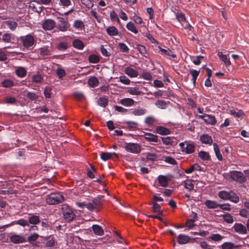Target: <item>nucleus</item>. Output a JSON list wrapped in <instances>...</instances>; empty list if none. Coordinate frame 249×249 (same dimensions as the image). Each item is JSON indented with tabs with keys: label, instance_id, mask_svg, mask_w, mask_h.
<instances>
[{
	"label": "nucleus",
	"instance_id": "nucleus-62",
	"mask_svg": "<svg viewBox=\"0 0 249 249\" xmlns=\"http://www.w3.org/2000/svg\"><path fill=\"white\" fill-rule=\"evenodd\" d=\"M82 3L87 8H91L94 4L90 0H81Z\"/></svg>",
	"mask_w": 249,
	"mask_h": 249
},
{
	"label": "nucleus",
	"instance_id": "nucleus-56",
	"mask_svg": "<svg viewBox=\"0 0 249 249\" xmlns=\"http://www.w3.org/2000/svg\"><path fill=\"white\" fill-rule=\"evenodd\" d=\"M110 17L112 21H116L118 23H120V20L117 14L114 11H111L110 13Z\"/></svg>",
	"mask_w": 249,
	"mask_h": 249
},
{
	"label": "nucleus",
	"instance_id": "nucleus-3",
	"mask_svg": "<svg viewBox=\"0 0 249 249\" xmlns=\"http://www.w3.org/2000/svg\"><path fill=\"white\" fill-rule=\"evenodd\" d=\"M229 175L231 181H234L240 184L244 183L247 181L246 177L241 171L237 170L231 171Z\"/></svg>",
	"mask_w": 249,
	"mask_h": 249
},
{
	"label": "nucleus",
	"instance_id": "nucleus-45",
	"mask_svg": "<svg viewBox=\"0 0 249 249\" xmlns=\"http://www.w3.org/2000/svg\"><path fill=\"white\" fill-rule=\"evenodd\" d=\"M88 60L90 63L95 64L100 61V58L98 55L92 54L89 56Z\"/></svg>",
	"mask_w": 249,
	"mask_h": 249
},
{
	"label": "nucleus",
	"instance_id": "nucleus-60",
	"mask_svg": "<svg viewBox=\"0 0 249 249\" xmlns=\"http://www.w3.org/2000/svg\"><path fill=\"white\" fill-rule=\"evenodd\" d=\"M120 51L123 53H127L129 52V48L124 43H119L118 44Z\"/></svg>",
	"mask_w": 249,
	"mask_h": 249
},
{
	"label": "nucleus",
	"instance_id": "nucleus-44",
	"mask_svg": "<svg viewBox=\"0 0 249 249\" xmlns=\"http://www.w3.org/2000/svg\"><path fill=\"white\" fill-rule=\"evenodd\" d=\"M126 27L129 31L132 32V33L135 34L138 33V31L136 29L134 23L131 21L129 22L126 24Z\"/></svg>",
	"mask_w": 249,
	"mask_h": 249
},
{
	"label": "nucleus",
	"instance_id": "nucleus-52",
	"mask_svg": "<svg viewBox=\"0 0 249 249\" xmlns=\"http://www.w3.org/2000/svg\"><path fill=\"white\" fill-rule=\"evenodd\" d=\"M108 100L105 97H100L98 101V105L103 107H106L108 104Z\"/></svg>",
	"mask_w": 249,
	"mask_h": 249
},
{
	"label": "nucleus",
	"instance_id": "nucleus-25",
	"mask_svg": "<svg viewBox=\"0 0 249 249\" xmlns=\"http://www.w3.org/2000/svg\"><path fill=\"white\" fill-rule=\"evenodd\" d=\"M39 217L36 215H31L29 217L28 223L32 225H37L40 223Z\"/></svg>",
	"mask_w": 249,
	"mask_h": 249
},
{
	"label": "nucleus",
	"instance_id": "nucleus-31",
	"mask_svg": "<svg viewBox=\"0 0 249 249\" xmlns=\"http://www.w3.org/2000/svg\"><path fill=\"white\" fill-rule=\"evenodd\" d=\"M218 196L220 198L224 200H230V196H231L230 195V192L223 190L219 192Z\"/></svg>",
	"mask_w": 249,
	"mask_h": 249
},
{
	"label": "nucleus",
	"instance_id": "nucleus-5",
	"mask_svg": "<svg viewBox=\"0 0 249 249\" xmlns=\"http://www.w3.org/2000/svg\"><path fill=\"white\" fill-rule=\"evenodd\" d=\"M179 146L182 152H185L187 154H192L194 152L195 150V146L194 143L193 142L185 141L180 142Z\"/></svg>",
	"mask_w": 249,
	"mask_h": 249
},
{
	"label": "nucleus",
	"instance_id": "nucleus-47",
	"mask_svg": "<svg viewBox=\"0 0 249 249\" xmlns=\"http://www.w3.org/2000/svg\"><path fill=\"white\" fill-rule=\"evenodd\" d=\"M45 239L47 241L46 245L48 247H53L55 246V240L53 237H51V236L46 237Z\"/></svg>",
	"mask_w": 249,
	"mask_h": 249
},
{
	"label": "nucleus",
	"instance_id": "nucleus-64",
	"mask_svg": "<svg viewBox=\"0 0 249 249\" xmlns=\"http://www.w3.org/2000/svg\"><path fill=\"white\" fill-rule=\"evenodd\" d=\"M33 82L36 83H40L42 80L43 78L40 74H36L33 76L32 77Z\"/></svg>",
	"mask_w": 249,
	"mask_h": 249
},
{
	"label": "nucleus",
	"instance_id": "nucleus-17",
	"mask_svg": "<svg viewBox=\"0 0 249 249\" xmlns=\"http://www.w3.org/2000/svg\"><path fill=\"white\" fill-rule=\"evenodd\" d=\"M124 72L126 74L131 78L137 77L138 75V72L130 67H126Z\"/></svg>",
	"mask_w": 249,
	"mask_h": 249
},
{
	"label": "nucleus",
	"instance_id": "nucleus-43",
	"mask_svg": "<svg viewBox=\"0 0 249 249\" xmlns=\"http://www.w3.org/2000/svg\"><path fill=\"white\" fill-rule=\"evenodd\" d=\"M39 235L36 233H33L31 234L28 237V241L32 245H35V241L37 240V239L38 238Z\"/></svg>",
	"mask_w": 249,
	"mask_h": 249
},
{
	"label": "nucleus",
	"instance_id": "nucleus-63",
	"mask_svg": "<svg viewBox=\"0 0 249 249\" xmlns=\"http://www.w3.org/2000/svg\"><path fill=\"white\" fill-rule=\"evenodd\" d=\"M156 120L154 117L152 116L147 117L144 120V122L148 125H151L154 124Z\"/></svg>",
	"mask_w": 249,
	"mask_h": 249
},
{
	"label": "nucleus",
	"instance_id": "nucleus-36",
	"mask_svg": "<svg viewBox=\"0 0 249 249\" xmlns=\"http://www.w3.org/2000/svg\"><path fill=\"white\" fill-rule=\"evenodd\" d=\"M127 92L133 95H139L142 93L137 87H130L128 88Z\"/></svg>",
	"mask_w": 249,
	"mask_h": 249
},
{
	"label": "nucleus",
	"instance_id": "nucleus-50",
	"mask_svg": "<svg viewBox=\"0 0 249 249\" xmlns=\"http://www.w3.org/2000/svg\"><path fill=\"white\" fill-rule=\"evenodd\" d=\"M136 49L142 56L146 57L145 54H147V51L144 46L138 44L136 46Z\"/></svg>",
	"mask_w": 249,
	"mask_h": 249
},
{
	"label": "nucleus",
	"instance_id": "nucleus-39",
	"mask_svg": "<svg viewBox=\"0 0 249 249\" xmlns=\"http://www.w3.org/2000/svg\"><path fill=\"white\" fill-rule=\"evenodd\" d=\"M200 72V71H196V70L191 69L189 71L190 74L192 76V81L194 85H195L196 82V80L199 75Z\"/></svg>",
	"mask_w": 249,
	"mask_h": 249
},
{
	"label": "nucleus",
	"instance_id": "nucleus-30",
	"mask_svg": "<svg viewBox=\"0 0 249 249\" xmlns=\"http://www.w3.org/2000/svg\"><path fill=\"white\" fill-rule=\"evenodd\" d=\"M107 34L110 36H115L118 35V29L114 26H109L107 30Z\"/></svg>",
	"mask_w": 249,
	"mask_h": 249
},
{
	"label": "nucleus",
	"instance_id": "nucleus-18",
	"mask_svg": "<svg viewBox=\"0 0 249 249\" xmlns=\"http://www.w3.org/2000/svg\"><path fill=\"white\" fill-rule=\"evenodd\" d=\"M39 51V55L42 57L43 59H45L48 56L51 55V51L48 49V47L40 48Z\"/></svg>",
	"mask_w": 249,
	"mask_h": 249
},
{
	"label": "nucleus",
	"instance_id": "nucleus-34",
	"mask_svg": "<svg viewBox=\"0 0 249 249\" xmlns=\"http://www.w3.org/2000/svg\"><path fill=\"white\" fill-rule=\"evenodd\" d=\"M90 169H87V176L90 178H93L95 177V174L96 173V170L92 164L89 163Z\"/></svg>",
	"mask_w": 249,
	"mask_h": 249
},
{
	"label": "nucleus",
	"instance_id": "nucleus-4",
	"mask_svg": "<svg viewBox=\"0 0 249 249\" xmlns=\"http://www.w3.org/2000/svg\"><path fill=\"white\" fill-rule=\"evenodd\" d=\"M64 199L63 196L59 193H53L47 196L46 202L50 205H55L61 202Z\"/></svg>",
	"mask_w": 249,
	"mask_h": 249
},
{
	"label": "nucleus",
	"instance_id": "nucleus-26",
	"mask_svg": "<svg viewBox=\"0 0 249 249\" xmlns=\"http://www.w3.org/2000/svg\"><path fill=\"white\" fill-rule=\"evenodd\" d=\"M205 204L209 209H215L219 207V204L214 201L207 200L205 202Z\"/></svg>",
	"mask_w": 249,
	"mask_h": 249
},
{
	"label": "nucleus",
	"instance_id": "nucleus-33",
	"mask_svg": "<svg viewBox=\"0 0 249 249\" xmlns=\"http://www.w3.org/2000/svg\"><path fill=\"white\" fill-rule=\"evenodd\" d=\"M213 146L216 158L219 161H222L223 160V157L220 153V151L218 144L216 143H213Z\"/></svg>",
	"mask_w": 249,
	"mask_h": 249
},
{
	"label": "nucleus",
	"instance_id": "nucleus-38",
	"mask_svg": "<svg viewBox=\"0 0 249 249\" xmlns=\"http://www.w3.org/2000/svg\"><path fill=\"white\" fill-rule=\"evenodd\" d=\"M152 209L153 212L158 213L159 214L162 215L163 212L161 210L160 206L156 202H152Z\"/></svg>",
	"mask_w": 249,
	"mask_h": 249
},
{
	"label": "nucleus",
	"instance_id": "nucleus-55",
	"mask_svg": "<svg viewBox=\"0 0 249 249\" xmlns=\"http://www.w3.org/2000/svg\"><path fill=\"white\" fill-rule=\"evenodd\" d=\"M146 109L142 108L135 109L132 113L135 116H141L145 114Z\"/></svg>",
	"mask_w": 249,
	"mask_h": 249
},
{
	"label": "nucleus",
	"instance_id": "nucleus-48",
	"mask_svg": "<svg viewBox=\"0 0 249 249\" xmlns=\"http://www.w3.org/2000/svg\"><path fill=\"white\" fill-rule=\"evenodd\" d=\"M16 73L20 78L24 77L27 73L26 70L23 68H19L16 71Z\"/></svg>",
	"mask_w": 249,
	"mask_h": 249
},
{
	"label": "nucleus",
	"instance_id": "nucleus-59",
	"mask_svg": "<svg viewBox=\"0 0 249 249\" xmlns=\"http://www.w3.org/2000/svg\"><path fill=\"white\" fill-rule=\"evenodd\" d=\"M223 237L220 234L216 233L212 234L209 238L214 241H219L222 239Z\"/></svg>",
	"mask_w": 249,
	"mask_h": 249
},
{
	"label": "nucleus",
	"instance_id": "nucleus-28",
	"mask_svg": "<svg viewBox=\"0 0 249 249\" xmlns=\"http://www.w3.org/2000/svg\"><path fill=\"white\" fill-rule=\"evenodd\" d=\"M88 84L89 87L94 88L98 85L99 80L97 77L91 76L89 79Z\"/></svg>",
	"mask_w": 249,
	"mask_h": 249
},
{
	"label": "nucleus",
	"instance_id": "nucleus-20",
	"mask_svg": "<svg viewBox=\"0 0 249 249\" xmlns=\"http://www.w3.org/2000/svg\"><path fill=\"white\" fill-rule=\"evenodd\" d=\"M145 140L149 142H158V138L157 135H155L150 133H145L144 135Z\"/></svg>",
	"mask_w": 249,
	"mask_h": 249
},
{
	"label": "nucleus",
	"instance_id": "nucleus-6",
	"mask_svg": "<svg viewBox=\"0 0 249 249\" xmlns=\"http://www.w3.org/2000/svg\"><path fill=\"white\" fill-rule=\"evenodd\" d=\"M124 149L127 152L133 154H139L141 151V146L137 143H126L124 147Z\"/></svg>",
	"mask_w": 249,
	"mask_h": 249
},
{
	"label": "nucleus",
	"instance_id": "nucleus-46",
	"mask_svg": "<svg viewBox=\"0 0 249 249\" xmlns=\"http://www.w3.org/2000/svg\"><path fill=\"white\" fill-rule=\"evenodd\" d=\"M201 168L200 166L197 164H194L192 165L190 168L186 169L185 170V172L186 174L191 173L194 170H200V168Z\"/></svg>",
	"mask_w": 249,
	"mask_h": 249
},
{
	"label": "nucleus",
	"instance_id": "nucleus-10",
	"mask_svg": "<svg viewBox=\"0 0 249 249\" xmlns=\"http://www.w3.org/2000/svg\"><path fill=\"white\" fill-rule=\"evenodd\" d=\"M232 229L236 232L240 234H246L248 232L246 227L241 223H235Z\"/></svg>",
	"mask_w": 249,
	"mask_h": 249
},
{
	"label": "nucleus",
	"instance_id": "nucleus-35",
	"mask_svg": "<svg viewBox=\"0 0 249 249\" xmlns=\"http://www.w3.org/2000/svg\"><path fill=\"white\" fill-rule=\"evenodd\" d=\"M73 26L75 29L81 30L85 28L84 22L80 19L75 20L73 22Z\"/></svg>",
	"mask_w": 249,
	"mask_h": 249
},
{
	"label": "nucleus",
	"instance_id": "nucleus-42",
	"mask_svg": "<svg viewBox=\"0 0 249 249\" xmlns=\"http://www.w3.org/2000/svg\"><path fill=\"white\" fill-rule=\"evenodd\" d=\"M100 158L102 160L107 161L112 158V154L108 152H102L100 154Z\"/></svg>",
	"mask_w": 249,
	"mask_h": 249
},
{
	"label": "nucleus",
	"instance_id": "nucleus-21",
	"mask_svg": "<svg viewBox=\"0 0 249 249\" xmlns=\"http://www.w3.org/2000/svg\"><path fill=\"white\" fill-rule=\"evenodd\" d=\"M230 200L233 203H237L239 201V197L236 191L231 190L230 191Z\"/></svg>",
	"mask_w": 249,
	"mask_h": 249
},
{
	"label": "nucleus",
	"instance_id": "nucleus-57",
	"mask_svg": "<svg viewBox=\"0 0 249 249\" xmlns=\"http://www.w3.org/2000/svg\"><path fill=\"white\" fill-rule=\"evenodd\" d=\"M146 158L148 160L154 161L157 159V155L156 153H147L146 154Z\"/></svg>",
	"mask_w": 249,
	"mask_h": 249
},
{
	"label": "nucleus",
	"instance_id": "nucleus-37",
	"mask_svg": "<svg viewBox=\"0 0 249 249\" xmlns=\"http://www.w3.org/2000/svg\"><path fill=\"white\" fill-rule=\"evenodd\" d=\"M194 180L193 179H188L184 181V186L185 189L189 191H191L194 189V185L193 183Z\"/></svg>",
	"mask_w": 249,
	"mask_h": 249
},
{
	"label": "nucleus",
	"instance_id": "nucleus-41",
	"mask_svg": "<svg viewBox=\"0 0 249 249\" xmlns=\"http://www.w3.org/2000/svg\"><path fill=\"white\" fill-rule=\"evenodd\" d=\"M198 157L203 160H210L209 153L204 151H200L198 153Z\"/></svg>",
	"mask_w": 249,
	"mask_h": 249
},
{
	"label": "nucleus",
	"instance_id": "nucleus-8",
	"mask_svg": "<svg viewBox=\"0 0 249 249\" xmlns=\"http://www.w3.org/2000/svg\"><path fill=\"white\" fill-rule=\"evenodd\" d=\"M59 19L57 28L59 31L61 32H65L68 30L70 27V24L68 22V19H65L62 17H57Z\"/></svg>",
	"mask_w": 249,
	"mask_h": 249
},
{
	"label": "nucleus",
	"instance_id": "nucleus-11",
	"mask_svg": "<svg viewBox=\"0 0 249 249\" xmlns=\"http://www.w3.org/2000/svg\"><path fill=\"white\" fill-rule=\"evenodd\" d=\"M56 23L52 19H46L42 23V28L45 30H51L55 26Z\"/></svg>",
	"mask_w": 249,
	"mask_h": 249
},
{
	"label": "nucleus",
	"instance_id": "nucleus-54",
	"mask_svg": "<svg viewBox=\"0 0 249 249\" xmlns=\"http://www.w3.org/2000/svg\"><path fill=\"white\" fill-rule=\"evenodd\" d=\"M12 36L9 33H5L2 36L1 40L5 43H10L11 42Z\"/></svg>",
	"mask_w": 249,
	"mask_h": 249
},
{
	"label": "nucleus",
	"instance_id": "nucleus-13",
	"mask_svg": "<svg viewBox=\"0 0 249 249\" xmlns=\"http://www.w3.org/2000/svg\"><path fill=\"white\" fill-rule=\"evenodd\" d=\"M161 139L163 143L167 145H171L174 146L177 143V140L174 137H161Z\"/></svg>",
	"mask_w": 249,
	"mask_h": 249
},
{
	"label": "nucleus",
	"instance_id": "nucleus-58",
	"mask_svg": "<svg viewBox=\"0 0 249 249\" xmlns=\"http://www.w3.org/2000/svg\"><path fill=\"white\" fill-rule=\"evenodd\" d=\"M1 85L5 88H10L13 86V82L10 80L6 79L1 82Z\"/></svg>",
	"mask_w": 249,
	"mask_h": 249
},
{
	"label": "nucleus",
	"instance_id": "nucleus-40",
	"mask_svg": "<svg viewBox=\"0 0 249 249\" xmlns=\"http://www.w3.org/2000/svg\"><path fill=\"white\" fill-rule=\"evenodd\" d=\"M224 220L227 223L231 224L234 221L233 216L229 213H226L222 215Z\"/></svg>",
	"mask_w": 249,
	"mask_h": 249
},
{
	"label": "nucleus",
	"instance_id": "nucleus-16",
	"mask_svg": "<svg viewBox=\"0 0 249 249\" xmlns=\"http://www.w3.org/2000/svg\"><path fill=\"white\" fill-rule=\"evenodd\" d=\"M200 141L203 144L211 145L213 141L211 136L207 134H203L200 137Z\"/></svg>",
	"mask_w": 249,
	"mask_h": 249
},
{
	"label": "nucleus",
	"instance_id": "nucleus-61",
	"mask_svg": "<svg viewBox=\"0 0 249 249\" xmlns=\"http://www.w3.org/2000/svg\"><path fill=\"white\" fill-rule=\"evenodd\" d=\"M156 105L160 108L165 109L167 107L166 103L162 100H158L156 103Z\"/></svg>",
	"mask_w": 249,
	"mask_h": 249
},
{
	"label": "nucleus",
	"instance_id": "nucleus-51",
	"mask_svg": "<svg viewBox=\"0 0 249 249\" xmlns=\"http://www.w3.org/2000/svg\"><path fill=\"white\" fill-rule=\"evenodd\" d=\"M92 203H93V205L95 209H99L102 205L101 200L100 197L94 198L92 200Z\"/></svg>",
	"mask_w": 249,
	"mask_h": 249
},
{
	"label": "nucleus",
	"instance_id": "nucleus-14",
	"mask_svg": "<svg viewBox=\"0 0 249 249\" xmlns=\"http://www.w3.org/2000/svg\"><path fill=\"white\" fill-rule=\"evenodd\" d=\"M220 248L222 249H239L241 248L240 245H235L232 242H226L223 243Z\"/></svg>",
	"mask_w": 249,
	"mask_h": 249
},
{
	"label": "nucleus",
	"instance_id": "nucleus-2",
	"mask_svg": "<svg viewBox=\"0 0 249 249\" xmlns=\"http://www.w3.org/2000/svg\"><path fill=\"white\" fill-rule=\"evenodd\" d=\"M62 211L63 217L67 222L72 221L76 216L72 209L67 204L62 205Z\"/></svg>",
	"mask_w": 249,
	"mask_h": 249
},
{
	"label": "nucleus",
	"instance_id": "nucleus-29",
	"mask_svg": "<svg viewBox=\"0 0 249 249\" xmlns=\"http://www.w3.org/2000/svg\"><path fill=\"white\" fill-rule=\"evenodd\" d=\"M159 184L161 187H166L168 185V180L167 178L163 175H160L158 177Z\"/></svg>",
	"mask_w": 249,
	"mask_h": 249
},
{
	"label": "nucleus",
	"instance_id": "nucleus-9",
	"mask_svg": "<svg viewBox=\"0 0 249 249\" xmlns=\"http://www.w3.org/2000/svg\"><path fill=\"white\" fill-rule=\"evenodd\" d=\"M195 241V238H191L189 236L183 234H179L177 237V242L179 244H185L187 243H193Z\"/></svg>",
	"mask_w": 249,
	"mask_h": 249
},
{
	"label": "nucleus",
	"instance_id": "nucleus-49",
	"mask_svg": "<svg viewBox=\"0 0 249 249\" xmlns=\"http://www.w3.org/2000/svg\"><path fill=\"white\" fill-rule=\"evenodd\" d=\"M5 24L12 31H14L18 26V23L16 22L11 20L6 21Z\"/></svg>",
	"mask_w": 249,
	"mask_h": 249
},
{
	"label": "nucleus",
	"instance_id": "nucleus-15",
	"mask_svg": "<svg viewBox=\"0 0 249 249\" xmlns=\"http://www.w3.org/2000/svg\"><path fill=\"white\" fill-rule=\"evenodd\" d=\"M217 56L224 63L227 67H229L231 65V62L230 58L226 54H223L221 52H218Z\"/></svg>",
	"mask_w": 249,
	"mask_h": 249
},
{
	"label": "nucleus",
	"instance_id": "nucleus-23",
	"mask_svg": "<svg viewBox=\"0 0 249 249\" xmlns=\"http://www.w3.org/2000/svg\"><path fill=\"white\" fill-rule=\"evenodd\" d=\"M230 114L238 118L242 119L244 118V117L245 116V114L244 112V111L242 110H238V111H236L234 109H231L230 110Z\"/></svg>",
	"mask_w": 249,
	"mask_h": 249
},
{
	"label": "nucleus",
	"instance_id": "nucleus-32",
	"mask_svg": "<svg viewBox=\"0 0 249 249\" xmlns=\"http://www.w3.org/2000/svg\"><path fill=\"white\" fill-rule=\"evenodd\" d=\"M73 46L77 49L82 50L85 46L84 43L80 40L76 39L72 42Z\"/></svg>",
	"mask_w": 249,
	"mask_h": 249
},
{
	"label": "nucleus",
	"instance_id": "nucleus-1",
	"mask_svg": "<svg viewBox=\"0 0 249 249\" xmlns=\"http://www.w3.org/2000/svg\"><path fill=\"white\" fill-rule=\"evenodd\" d=\"M19 40L23 46L28 50H31L36 43L35 36L31 34L21 36Z\"/></svg>",
	"mask_w": 249,
	"mask_h": 249
},
{
	"label": "nucleus",
	"instance_id": "nucleus-22",
	"mask_svg": "<svg viewBox=\"0 0 249 249\" xmlns=\"http://www.w3.org/2000/svg\"><path fill=\"white\" fill-rule=\"evenodd\" d=\"M159 49L161 53L162 54L166 55L168 56H172L173 58L176 57V54H175L170 49L167 48V49H164L162 48L160 46H158Z\"/></svg>",
	"mask_w": 249,
	"mask_h": 249
},
{
	"label": "nucleus",
	"instance_id": "nucleus-27",
	"mask_svg": "<svg viewBox=\"0 0 249 249\" xmlns=\"http://www.w3.org/2000/svg\"><path fill=\"white\" fill-rule=\"evenodd\" d=\"M92 229L95 234L99 236H102L104 234V230L100 226L98 225H93L92 226Z\"/></svg>",
	"mask_w": 249,
	"mask_h": 249
},
{
	"label": "nucleus",
	"instance_id": "nucleus-53",
	"mask_svg": "<svg viewBox=\"0 0 249 249\" xmlns=\"http://www.w3.org/2000/svg\"><path fill=\"white\" fill-rule=\"evenodd\" d=\"M17 100L14 97L11 96L6 97L4 100L3 103L8 104H14L17 102Z\"/></svg>",
	"mask_w": 249,
	"mask_h": 249
},
{
	"label": "nucleus",
	"instance_id": "nucleus-7",
	"mask_svg": "<svg viewBox=\"0 0 249 249\" xmlns=\"http://www.w3.org/2000/svg\"><path fill=\"white\" fill-rule=\"evenodd\" d=\"M197 117L198 119H202L206 124L214 125L217 123L216 118L213 115L204 113L202 115H198Z\"/></svg>",
	"mask_w": 249,
	"mask_h": 249
},
{
	"label": "nucleus",
	"instance_id": "nucleus-19",
	"mask_svg": "<svg viewBox=\"0 0 249 249\" xmlns=\"http://www.w3.org/2000/svg\"><path fill=\"white\" fill-rule=\"evenodd\" d=\"M135 101L131 98H125L120 101V103L125 107H131L134 105Z\"/></svg>",
	"mask_w": 249,
	"mask_h": 249
},
{
	"label": "nucleus",
	"instance_id": "nucleus-12",
	"mask_svg": "<svg viewBox=\"0 0 249 249\" xmlns=\"http://www.w3.org/2000/svg\"><path fill=\"white\" fill-rule=\"evenodd\" d=\"M10 240L11 242L14 244L22 243L26 242V239L21 235H13L10 236Z\"/></svg>",
	"mask_w": 249,
	"mask_h": 249
},
{
	"label": "nucleus",
	"instance_id": "nucleus-24",
	"mask_svg": "<svg viewBox=\"0 0 249 249\" xmlns=\"http://www.w3.org/2000/svg\"><path fill=\"white\" fill-rule=\"evenodd\" d=\"M157 132L162 135H166L170 133V130L166 127L161 126H159L156 128Z\"/></svg>",
	"mask_w": 249,
	"mask_h": 249
}]
</instances>
